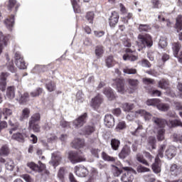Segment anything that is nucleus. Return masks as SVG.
<instances>
[{
  "instance_id": "7c9ffc66",
  "label": "nucleus",
  "mask_w": 182,
  "mask_h": 182,
  "mask_svg": "<svg viewBox=\"0 0 182 182\" xmlns=\"http://www.w3.org/2000/svg\"><path fill=\"white\" fill-rule=\"evenodd\" d=\"M20 97L18 99L19 103L23 105V103H26V102H29V94L28 92H25L24 94H21Z\"/></svg>"
},
{
  "instance_id": "412c9836",
  "label": "nucleus",
  "mask_w": 182,
  "mask_h": 182,
  "mask_svg": "<svg viewBox=\"0 0 182 182\" xmlns=\"http://www.w3.org/2000/svg\"><path fill=\"white\" fill-rule=\"evenodd\" d=\"M8 36L4 35L2 31H0V55L2 53V50L4 48L8 45Z\"/></svg>"
},
{
  "instance_id": "8fccbe9b",
  "label": "nucleus",
  "mask_w": 182,
  "mask_h": 182,
  "mask_svg": "<svg viewBox=\"0 0 182 182\" xmlns=\"http://www.w3.org/2000/svg\"><path fill=\"white\" fill-rule=\"evenodd\" d=\"M122 169L119 168V167L112 165V173L114 176V177H119L120 174H122Z\"/></svg>"
},
{
  "instance_id": "e2e57ef3",
  "label": "nucleus",
  "mask_w": 182,
  "mask_h": 182,
  "mask_svg": "<svg viewBox=\"0 0 182 182\" xmlns=\"http://www.w3.org/2000/svg\"><path fill=\"white\" fill-rule=\"evenodd\" d=\"M144 180L146 182H156V178L154 177V175H146L144 176Z\"/></svg>"
},
{
  "instance_id": "864d4df0",
  "label": "nucleus",
  "mask_w": 182,
  "mask_h": 182,
  "mask_svg": "<svg viewBox=\"0 0 182 182\" xmlns=\"http://www.w3.org/2000/svg\"><path fill=\"white\" fill-rule=\"evenodd\" d=\"M165 149H166V144H161L158 151V155L156 157H159V158L161 157V159H163Z\"/></svg>"
},
{
  "instance_id": "a211bd4d",
  "label": "nucleus",
  "mask_w": 182,
  "mask_h": 182,
  "mask_svg": "<svg viewBox=\"0 0 182 182\" xmlns=\"http://www.w3.org/2000/svg\"><path fill=\"white\" fill-rule=\"evenodd\" d=\"M75 173L78 177H86V175L87 174V168L82 166H75Z\"/></svg>"
},
{
  "instance_id": "7ed1b4c3",
  "label": "nucleus",
  "mask_w": 182,
  "mask_h": 182,
  "mask_svg": "<svg viewBox=\"0 0 182 182\" xmlns=\"http://www.w3.org/2000/svg\"><path fill=\"white\" fill-rule=\"evenodd\" d=\"M139 114L140 116H144L146 121L150 120L152 117V115H151V114H150V112H147L144 109H139L135 112H129L127 115V119L129 122H132V121L134 120V119H136V117H137V116H139Z\"/></svg>"
},
{
  "instance_id": "f3484780",
  "label": "nucleus",
  "mask_w": 182,
  "mask_h": 182,
  "mask_svg": "<svg viewBox=\"0 0 182 182\" xmlns=\"http://www.w3.org/2000/svg\"><path fill=\"white\" fill-rule=\"evenodd\" d=\"M177 154V148L173 146H169L165 151V155L169 160H171L173 157H176Z\"/></svg>"
},
{
  "instance_id": "b1692460",
  "label": "nucleus",
  "mask_w": 182,
  "mask_h": 182,
  "mask_svg": "<svg viewBox=\"0 0 182 182\" xmlns=\"http://www.w3.org/2000/svg\"><path fill=\"white\" fill-rule=\"evenodd\" d=\"M105 124L107 127H113L114 126V117L112 114H107L105 115Z\"/></svg>"
},
{
  "instance_id": "bb28decb",
  "label": "nucleus",
  "mask_w": 182,
  "mask_h": 182,
  "mask_svg": "<svg viewBox=\"0 0 182 182\" xmlns=\"http://www.w3.org/2000/svg\"><path fill=\"white\" fill-rule=\"evenodd\" d=\"M4 23L9 31H12V28L14 27V25H15V18L14 16L12 15L9 18H7Z\"/></svg>"
},
{
  "instance_id": "6ab92c4d",
  "label": "nucleus",
  "mask_w": 182,
  "mask_h": 182,
  "mask_svg": "<svg viewBox=\"0 0 182 182\" xmlns=\"http://www.w3.org/2000/svg\"><path fill=\"white\" fill-rule=\"evenodd\" d=\"M27 137H29V136L26 132L16 133V134H14L12 136V139L14 140H16L17 141H19L20 143H23L25 141V139Z\"/></svg>"
},
{
  "instance_id": "4468645a",
  "label": "nucleus",
  "mask_w": 182,
  "mask_h": 182,
  "mask_svg": "<svg viewBox=\"0 0 182 182\" xmlns=\"http://www.w3.org/2000/svg\"><path fill=\"white\" fill-rule=\"evenodd\" d=\"M9 76L8 73H1L0 75V90L5 92L6 90V77Z\"/></svg>"
},
{
  "instance_id": "69168bd1",
  "label": "nucleus",
  "mask_w": 182,
  "mask_h": 182,
  "mask_svg": "<svg viewBox=\"0 0 182 182\" xmlns=\"http://www.w3.org/2000/svg\"><path fill=\"white\" fill-rule=\"evenodd\" d=\"M159 46L161 49H164V48H166V46H167V41L166 40V38H160L159 43Z\"/></svg>"
},
{
  "instance_id": "473e14b6",
  "label": "nucleus",
  "mask_w": 182,
  "mask_h": 182,
  "mask_svg": "<svg viewBox=\"0 0 182 182\" xmlns=\"http://www.w3.org/2000/svg\"><path fill=\"white\" fill-rule=\"evenodd\" d=\"M5 166L6 170L12 171H14V168H15V164L14 163V161H12V159H6Z\"/></svg>"
},
{
  "instance_id": "f8f14e48",
  "label": "nucleus",
  "mask_w": 182,
  "mask_h": 182,
  "mask_svg": "<svg viewBox=\"0 0 182 182\" xmlns=\"http://www.w3.org/2000/svg\"><path fill=\"white\" fill-rule=\"evenodd\" d=\"M15 60H16V65L18 69H26V65L25 63V60L21 56V54L16 53L15 54Z\"/></svg>"
},
{
  "instance_id": "774afa93",
  "label": "nucleus",
  "mask_w": 182,
  "mask_h": 182,
  "mask_svg": "<svg viewBox=\"0 0 182 182\" xmlns=\"http://www.w3.org/2000/svg\"><path fill=\"white\" fill-rule=\"evenodd\" d=\"M71 2L75 12H79V10L77 9L79 8V6L77 5L79 0H71Z\"/></svg>"
},
{
  "instance_id": "6e6d98bb",
  "label": "nucleus",
  "mask_w": 182,
  "mask_h": 182,
  "mask_svg": "<svg viewBox=\"0 0 182 182\" xmlns=\"http://www.w3.org/2000/svg\"><path fill=\"white\" fill-rule=\"evenodd\" d=\"M96 177H97V171L96 170H93L90 174V177L86 182H94Z\"/></svg>"
},
{
  "instance_id": "ea45409f",
  "label": "nucleus",
  "mask_w": 182,
  "mask_h": 182,
  "mask_svg": "<svg viewBox=\"0 0 182 182\" xmlns=\"http://www.w3.org/2000/svg\"><path fill=\"white\" fill-rule=\"evenodd\" d=\"M157 109L161 112H167L170 109V106L168 104H163L158 102L156 105Z\"/></svg>"
},
{
  "instance_id": "e433bc0d",
  "label": "nucleus",
  "mask_w": 182,
  "mask_h": 182,
  "mask_svg": "<svg viewBox=\"0 0 182 182\" xmlns=\"http://www.w3.org/2000/svg\"><path fill=\"white\" fill-rule=\"evenodd\" d=\"M12 114V110L10 109L6 108L3 111V114L0 115V119H4L6 120L8 119V116H11Z\"/></svg>"
},
{
  "instance_id": "c756f323",
  "label": "nucleus",
  "mask_w": 182,
  "mask_h": 182,
  "mask_svg": "<svg viewBox=\"0 0 182 182\" xmlns=\"http://www.w3.org/2000/svg\"><path fill=\"white\" fill-rule=\"evenodd\" d=\"M103 93L105 95V96H107L109 100H113V99H114V93L113 92V90H112V88H105Z\"/></svg>"
},
{
  "instance_id": "680f3d73",
  "label": "nucleus",
  "mask_w": 182,
  "mask_h": 182,
  "mask_svg": "<svg viewBox=\"0 0 182 182\" xmlns=\"http://www.w3.org/2000/svg\"><path fill=\"white\" fill-rule=\"evenodd\" d=\"M43 90L42 88H37L36 91L31 92V97H37V96H39L42 94Z\"/></svg>"
},
{
  "instance_id": "2eb2a0df",
  "label": "nucleus",
  "mask_w": 182,
  "mask_h": 182,
  "mask_svg": "<svg viewBox=\"0 0 182 182\" xmlns=\"http://www.w3.org/2000/svg\"><path fill=\"white\" fill-rule=\"evenodd\" d=\"M119 22V13L113 11L109 18V23L111 28H114Z\"/></svg>"
},
{
  "instance_id": "f704fd0d",
  "label": "nucleus",
  "mask_w": 182,
  "mask_h": 182,
  "mask_svg": "<svg viewBox=\"0 0 182 182\" xmlns=\"http://www.w3.org/2000/svg\"><path fill=\"white\" fill-rule=\"evenodd\" d=\"M46 87L48 92H54L56 90V85L52 81H46Z\"/></svg>"
},
{
  "instance_id": "4be33fe9",
  "label": "nucleus",
  "mask_w": 182,
  "mask_h": 182,
  "mask_svg": "<svg viewBox=\"0 0 182 182\" xmlns=\"http://www.w3.org/2000/svg\"><path fill=\"white\" fill-rule=\"evenodd\" d=\"M102 95H98L95 98H92L90 102V105L94 109H97L100 105H102Z\"/></svg>"
},
{
  "instance_id": "79ce46f5",
  "label": "nucleus",
  "mask_w": 182,
  "mask_h": 182,
  "mask_svg": "<svg viewBox=\"0 0 182 182\" xmlns=\"http://www.w3.org/2000/svg\"><path fill=\"white\" fill-rule=\"evenodd\" d=\"M95 132V127L87 125L85 126L84 128V134L89 136L90 134H92Z\"/></svg>"
},
{
  "instance_id": "13d9d810",
  "label": "nucleus",
  "mask_w": 182,
  "mask_h": 182,
  "mask_svg": "<svg viewBox=\"0 0 182 182\" xmlns=\"http://www.w3.org/2000/svg\"><path fill=\"white\" fill-rule=\"evenodd\" d=\"M136 171L138 173H149V171H150V168L139 165L136 168Z\"/></svg>"
},
{
  "instance_id": "0eeeda50",
  "label": "nucleus",
  "mask_w": 182,
  "mask_h": 182,
  "mask_svg": "<svg viewBox=\"0 0 182 182\" xmlns=\"http://www.w3.org/2000/svg\"><path fill=\"white\" fill-rule=\"evenodd\" d=\"M68 159L73 164H76V163H80V161H85L86 160L85 157L80 156L77 153L74 151H70L68 153Z\"/></svg>"
},
{
  "instance_id": "1a4fd4ad",
  "label": "nucleus",
  "mask_w": 182,
  "mask_h": 182,
  "mask_svg": "<svg viewBox=\"0 0 182 182\" xmlns=\"http://www.w3.org/2000/svg\"><path fill=\"white\" fill-rule=\"evenodd\" d=\"M60 161H62V156L59 153H53L52 154L51 160L49 162L50 166L53 167H58L60 164Z\"/></svg>"
},
{
  "instance_id": "2f4dec72",
  "label": "nucleus",
  "mask_w": 182,
  "mask_h": 182,
  "mask_svg": "<svg viewBox=\"0 0 182 182\" xmlns=\"http://www.w3.org/2000/svg\"><path fill=\"white\" fill-rule=\"evenodd\" d=\"M9 155V147L8 145H3L0 148V156H3L4 157H6V156Z\"/></svg>"
},
{
  "instance_id": "a19ab883",
  "label": "nucleus",
  "mask_w": 182,
  "mask_h": 182,
  "mask_svg": "<svg viewBox=\"0 0 182 182\" xmlns=\"http://www.w3.org/2000/svg\"><path fill=\"white\" fill-rule=\"evenodd\" d=\"M111 146L113 150H119V147L120 146V141L116 139H112Z\"/></svg>"
},
{
  "instance_id": "338daca9",
  "label": "nucleus",
  "mask_w": 182,
  "mask_h": 182,
  "mask_svg": "<svg viewBox=\"0 0 182 182\" xmlns=\"http://www.w3.org/2000/svg\"><path fill=\"white\" fill-rule=\"evenodd\" d=\"M124 129H126V122L124 121H120L116 129L117 130H124Z\"/></svg>"
},
{
  "instance_id": "603ef678",
  "label": "nucleus",
  "mask_w": 182,
  "mask_h": 182,
  "mask_svg": "<svg viewBox=\"0 0 182 182\" xmlns=\"http://www.w3.org/2000/svg\"><path fill=\"white\" fill-rule=\"evenodd\" d=\"M102 157L105 160V161H115L116 159L112 156L107 155L105 152L102 153Z\"/></svg>"
},
{
  "instance_id": "ddd939ff",
  "label": "nucleus",
  "mask_w": 182,
  "mask_h": 182,
  "mask_svg": "<svg viewBox=\"0 0 182 182\" xmlns=\"http://www.w3.org/2000/svg\"><path fill=\"white\" fill-rule=\"evenodd\" d=\"M154 160L155 162L151 165L152 171L155 174H159L161 172V161L159 156H156Z\"/></svg>"
},
{
  "instance_id": "aec40b11",
  "label": "nucleus",
  "mask_w": 182,
  "mask_h": 182,
  "mask_svg": "<svg viewBox=\"0 0 182 182\" xmlns=\"http://www.w3.org/2000/svg\"><path fill=\"white\" fill-rule=\"evenodd\" d=\"M72 147L73 149H76L77 150H79V149H82V147H85V139L79 138L74 139L72 142Z\"/></svg>"
},
{
  "instance_id": "de8ad7c7",
  "label": "nucleus",
  "mask_w": 182,
  "mask_h": 182,
  "mask_svg": "<svg viewBox=\"0 0 182 182\" xmlns=\"http://www.w3.org/2000/svg\"><path fill=\"white\" fill-rule=\"evenodd\" d=\"M158 19L159 22H162L163 23H166L167 28H170L171 26V22L169 20L166 19L163 16L160 15L158 16Z\"/></svg>"
},
{
  "instance_id": "dca6fc26",
  "label": "nucleus",
  "mask_w": 182,
  "mask_h": 182,
  "mask_svg": "<svg viewBox=\"0 0 182 182\" xmlns=\"http://www.w3.org/2000/svg\"><path fill=\"white\" fill-rule=\"evenodd\" d=\"M128 84L129 85V88L127 89L129 93H133L136 89H137V86H139V80L136 79H128Z\"/></svg>"
},
{
  "instance_id": "bf43d9fd",
  "label": "nucleus",
  "mask_w": 182,
  "mask_h": 182,
  "mask_svg": "<svg viewBox=\"0 0 182 182\" xmlns=\"http://www.w3.org/2000/svg\"><path fill=\"white\" fill-rule=\"evenodd\" d=\"M150 30V26L147 24H140L139 27V31L140 32H149Z\"/></svg>"
},
{
  "instance_id": "f03ea898",
  "label": "nucleus",
  "mask_w": 182,
  "mask_h": 182,
  "mask_svg": "<svg viewBox=\"0 0 182 182\" xmlns=\"http://www.w3.org/2000/svg\"><path fill=\"white\" fill-rule=\"evenodd\" d=\"M27 166L31 168V170H33V171H36L38 173L42 172L43 178H48V177H49V174H50L49 171L45 169L46 168V166L41 161H38V165L31 162L28 163Z\"/></svg>"
},
{
  "instance_id": "9b49d317",
  "label": "nucleus",
  "mask_w": 182,
  "mask_h": 182,
  "mask_svg": "<svg viewBox=\"0 0 182 182\" xmlns=\"http://www.w3.org/2000/svg\"><path fill=\"white\" fill-rule=\"evenodd\" d=\"M126 54L123 55L124 60H130L131 62H134L139 59L137 55H135L134 51L132 50L130 48H127L126 50Z\"/></svg>"
},
{
  "instance_id": "72a5a7b5",
  "label": "nucleus",
  "mask_w": 182,
  "mask_h": 182,
  "mask_svg": "<svg viewBox=\"0 0 182 182\" xmlns=\"http://www.w3.org/2000/svg\"><path fill=\"white\" fill-rule=\"evenodd\" d=\"M136 159L137 161L144 164V166H147L148 167L150 166V164H149V162H147V161L143 157V154L138 153L136 156Z\"/></svg>"
},
{
  "instance_id": "a18cd8bd",
  "label": "nucleus",
  "mask_w": 182,
  "mask_h": 182,
  "mask_svg": "<svg viewBox=\"0 0 182 182\" xmlns=\"http://www.w3.org/2000/svg\"><path fill=\"white\" fill-rule=\"evenodd\" d=\"M7 61L8 63H6L7 65V68L9 69V70L10 72H11V73H15V67L14 66V61H9V58L8 57H6Z\"/></svg>"
},
{
  "instance_id": "6e6552de",
  "label": "nucleus",
  "mask_w": 182,
  "mask_h": 182,
  "mask_svg": "<svg viewBox=\"0 0 182 182\" xmlns=\"http://www.w3.org/2000/svg\"><path fill=\"white\" fill-rule=\"evenodd\" d=\"M86 119H87V114L84 113L82 115L74 120L73 124L75 126V129H80V127H82V126L86 123Z\"/></svg>"
},
{
  "instance_id": "5701e85b",
  "label": "nucleus",
  "mask_w": 182,
  "mask_h": 182,
  "mask_svg": "<svg viewBox=\"0 0 182 182\" xmlns=\"http://www.w3.org/2000/svg\"><path fill=\"white\" fill-rule=\"evenodd\" d=\"M131 152H132V150L130 149V147L128 146H125L122 148V149L121 150L118 156L119 159L124 160L126 157L130 155Z\"/></svg>"
},
{
  "instance_id": "4c0bfd02",
  "label": "nucleus",
  "mask_w": 182,
  "mask_h": 182,
  "mask_svg": "<svg viewBox=\"0 0 182 182\" xmlns=\"http://www.w3.org/2000/svg\"><path fill=\"white\" fill-rule=\"evenodd\" d=\"M176 28L178 32L182 30V16L179 15L176 18Z\"/></svg>"
},
{
  "instance_id": "49530a36",
  "label": "nucleus",
  "mask_w": 182,
  "mask_h": 182,
  "mask_svg": "<svg viewBox=\"0 0 182 182\" xmlns=\"http://www.w3.org/2000/svg\"><path fill=\"white\" fill-rule=\"evenodd\" d=\"M106 66L108 68H113L114 66V60H113V56H109L105 60Z\"/></svg>"
},
{
  "instance_id": "0e129e2a",
  "label": "nucleus",
  "mask_w": 182,
  "mask_h": 182,
  "mask_svg": "<svg viewBox=\"0 0 182 182\" xmlns=\"http://www.w3.org/2000/svg\"><path fill=\"white\" fill-rule=\"evenodd\" d=\"M95 16V14L92 11L88 12L86 16V19L88 21L89 23H93V18Z\"/></svg>"
},
{
  "instance_id": "3c124183",
  "label": "nucleus",
  "mask_w": 182,
  "mask_h": 182,
  "mask_svg": "<svg viewBox=\"0 0 182 182\" xmlns=\"http://www.w3.org/2000/svg\"><path fill=\"white\" fill-rule=\"evenodd\" d=\"M159 103V99H151L146 101L147 106H154L157 107V104Z\"/></svg>"
},
{
  "instance_id": "423d86ee",
  "label": "nucleus",
  "mask_w": 182,
  "mask_h": 182,
  "mask_svg": "<svg viewBox=\"0 0 182 182\" xmlns=\"http://www.w3.org/2000/svg\"><path fill=\"white\" fill-rule=\"evenodd\" d=\"M138 40L139 43H141V47L142 49L144 48H151V46H153V39L149 34H139L138 36Z\"/></svg>"
},
{
  "instance_id": "9d476101",
  "label": "nucleus",
  "mask_w": 182,
  "mask_h": 182,
  "mask_svg": "<svg viewBox=\"0 0 182 182\" xmlns=\"http://www.w3.org/2000/svg\"><path fill=\"white\" fill-rule=\"evenodd\" d=\"M114 83L116 85V89L119 93H121V95L126 93V88H124V80L117 78L114 80Z\"/></svg>"
},
{
  "instance_id": "4d7b16f0",
  "label": "nucleus",
  "mask_w": 182,
  "mask_h": 182,
  "mask_svg": "<svg viewBox=\"0 0 182 182\" xmlns=\"http://www.w3.org/2000/svg\"><path fill=\"white\" fill-rule=\"evenodd\" d=\"M159 87L161 89H167L168 87V82L166 80H161L159 82Z\"/></svg>"
},
{
  "instance_id": "c85d7f7f",
  "label": "nucleus",
  "mask_w": 182,
  "mask_h": 182,
  "mask_svg": "<svg viewBox=\"0 0 182 182\" xmlns=\"http://www.w3.org/2000/svg\"><path fill=\"white\" fill-rule=\"evenodd\" d=\"M6 97L12 100L15 97V87H9L6 90Z\"/></svg>"
},
{
  "instance_id": "a878e982",
  "label": "nucleus",
  "mask_w": 182,
  "mask_h": 182,
  "mask_svg": "<svg viewBox=\"0 0 182 182\" xmlns=\"http://www.w3.org/2000/svg\"><path fill=\"white\" fill-rule=\"evenodd\" d=\"M133 136H141V137H146V129L143 128V125H139L134 132H132Z\"/></svg>"
},
{
  "instance_id": "37998d69",
  "label": "nucleus",
  "mask_w": 182,
  "mask_h": 182,
  "mask_svg": "<svg viewBox=\"0 0 182 182\" xmlns=\"http://www.w3.org/2000/svg\"><path fill=\"white\" fill-rule=\"evenodd\" d=\"M124 73L126 75H136L137 73V70L135 68H130L129 67H125L123 69Z\"/></svg>"
},
{
  "instance_id": "c9c22d12",
  "label": "nucleus",
  "mask_w": 182,
  "mask_h": 182,
  "mask_svg": "<svg viewBox=\"0 0 182 182\" xmlns=\"http://www.w3.org/2000/svg\"><path fill=\"white\" fill-rule=\"evenodd\" d=\"M180 49H181V45L179 44V43H173L172 44V50L174 56H177L178 52H180Z\"/></svg>"
},
{
  "instance_id": "393cba45",
  "label": "nucleus",
  "mask_w": 182,
  "mask_h": 182,
  "mask_svg": "<svg viewBox=\"0 0 182 182\" xmlns=\"http://www.w3.org/2000/svg\"><path fill=\"white\" fill-rule=\"evenodd\" d=\"M30 114H31V109L29 108L26 107L23 109L19 117V121L24 122L25 120L29 119Z\"/></svg>"
},
{
  "instance_id": "f257e3e1",
  "label": "nucleus",
  "mask_w": 182,
  "mask_h": 182,
  "mask_svg": "<svg viewBox=\"0 0 182 182\" xmlns=\"http://www.w3.org/2000/svg\"><path fill=\"white\" fill-rule=\"evenodd\" d=\"M152 122L154 124V133L156 135L158 141H163L166 138V129L164 127L167 124V121L161 118L153 117Z\"/></svg>"
},
{
  "instance_id": "052dcab7",
  "label": "nucleus",
  "mask_w": 182,
  "mask_h": 182,
  "mask_svg": "<svg viewBox=\"0 0 182 182\" xmlns=\"http://www.w3.org/2000/svg\"><path fill=\"white\" fill-rule=\"evenodd\" d=\"M170 123L172 127H182V122L178 119H174L173 121H170Z\"/></svg>"
},
{
  "instance_id": "39448f33",
  "label": "nucleus",
  "mask_w": 182,
  "mask_h": 182,
  "mask_svg": "<svg viewBox=\"0 0 182 182\" xmlns=\"http://www.w3.org/2000/svg\"><path fill=\"white\" fill-rule=\"evenodd\" d=\"M39 120H41V114L36 113L31 117L28 121L29 129H32L36 133H39V132H41V126L38 124H35L36 122H39Z\"/></svg>"
},
{
  "instance_id": "20e7f679",
  "label": "nucleus",
  "mask_w": 182,
  "mask_h": 182,
  "mask_svg": "<svg viewBox=\"0 0 182 182\" xmlns=\"http://www.w3.org/2000/svg\"><path fill=\"white\" fill-rule=\"evenodd\" d=\"M125 173L122 174L121 177V181L122 182H133L134 180V176L133 174H137V171L130 167H124Z\"/></svg>"
},
{
  "instance_id": "09e8293b",
  "label": "nucleus",
  "mask_w": 182,
  "mask_h": 182,
  "mask_svg": "<svg viewBox=\"0 0 182 182\" xmlns=\"http://www.w3.org/2000/svg\"><path fill=\"white\" fill-rule=\"evenodd\" d=\"M148 143L149 146H151V149H152V150H154V149H156V137L150 136L149 138Z\"/></svg>"
},
{
  "instance_id": "c03bdc74",
  "label": "nucleus",
  "mask_w": 182,
  "mask_h": 182,
  "mask_svg": "<svg viewBox=\"0 0 182 182\" xmlns=\"http://www.w3.org/2000/svg\"><path fill=\"white\" fill-rule=\"evenodd\" d=\"M105 50H103V46H98L95 48V55L97 58H102Z\"/></svg>"
},
{
  "instance_id": "5fc2aeb1",
  "label": "nucleus",
  "mask_w": 182,
  "mask_h": 182,
  "mask_svg": "<svg viewBox=\"0 0 182 182\" xmlns=\"http://www.w3.org/2000/svg\"><path fill=\"white\" fill-rule=\"evenodd\" d=\"M76 99L78 103H83L85 101V97L81 91H78L76 94Z\"/></svg>"
},
{
  "instance_id": "58836bf2",
  "label": "nucleus",
  "mask_w": 182,
  "mask_h": 182,
  "mask_svg": "<svg viewBox=\"0 0 182 182\" xmlns=\"http://www.w3.org/2000/svg\"><path fill=\"white\" fill-rule=\"evenodd\" d=\"M122 109L124 112H130V110H133V109H134V105L129 102H125L122 104Z\"/></svg>"
},
{
  "instance_id": "cd10ccee",
  "label": "nucleus",
  "mask_w": 182,
  "mask_h": 182,
  "mask_svg": "<svg viewBox=\"0 0 182 182\" xmlns=\"http://www.w3.org/2000/svg\"><path fill=\"white\" fill-rule=\"evenodd\" d=\"M170 171L172 176H178V174L181 173V168H180L179 166H177V164H173L170 167Z\"/></svg>"
}]
</instances>
